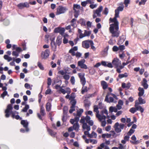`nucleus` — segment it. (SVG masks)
<instances>
[{
    "label": "nucleus",
    "mask_w": 149,
    "mask_h": 149,
    "mask_svg": "<svg viewBox=\"0 0 149 149\" xmlns=\"http://www.w3.org/2000/svg\"><path fill=\"white\" fill-rule=\"evenodd\" d=\"M123 6H119L115 10V17L112 19L110 18V20L112 22H114V24L110 25L109 30L112 36L114 37H118L119 36V32L118 29V22L116 18L119 17L120 11H122L123 9Z\"/></svg>",
    "instance_id": "nucleus-1"
},
{
    "label": "nucleus",
    "mask_w": 149,
    "mask_h": 149,
    "mask_svg": "<svg viewBox=\"0 0 149 149\" xmlns=\"http://www.w3.org/2000/svg\"><path fill=\"white\" fill-rule=\"evenodd\" d=\"M80 123L83 124L82 127L83 130H86L88 131H90L91 128L86 123H88L90 126H93L94 123L93 121L91 120L90 117L88 116L85 117H82L80 120Z\"/></svg>",
    "instance_id": "nucleus-2"
},
{
    "label": "nucleus",
    "mask_w": 149,
    "mask_h": 149,
    "mask_svg": "<svg viewBox=\"0 0 149 149\" xmlns=\"http://www.w3.org/2000/svg\"><path fill=\"white\" fill-rule=\"evenodd\" d=\"M51 45L52 49L55 51L56 48V45H59L61 42V39L60 38H50Z\"/></svg>",
    "instance_id": "nucleus-3"
},
{
    "label": "nucleus",
    "mask_w": 149,
    "mask_h": 149,
    "mask_svg": "<svg viewBox=\"0 0 149 149\" xmlns=\"http://www.w3.org/2000/svg\"><path fill=\"white\" fill-rule=\"evenodd\" d=\"M125 125L123 124H120L117 122L113 126V128L115 131L117 133H119L121 131V130L123 129Z\"/></svg>",
    "instance_id": "nucleus-4"
},
{
    "label": "nucleus",
    "mask_w": 149,
    "mask_h": 149,
    "mask_svg": "<svg viewBox=\"0 0 149 149\" xmlns=\"http://www.w3.org/2000/svg\"><path fill=\"white\" fill-rule=\"evenodd\" d=\"M112 63L116 67H119L121 69L123 68L124 67L121 65V62L117 58H114L112 61Z\"/></svg>",
    "instance_id": "nucleus-5"
},
{
    "label": "nucleus",
    "mask_w": 149,
    "mask_h": 149,
    "mask_svg": "<svg viewBox=\"0 0 149 149\" xmlns=\"http://www.w3.org/2000/svg\"><path fill=\"white\" fill-rule=\"evenodd\" d=\"M68 10V9L65 7H63L61 6H58L56 9V15L64 13Z\"/></svg>",
    "instance_id": "nucleus-6"
},
{
    "label": "nucleus",
    "mask_w": 149,
    "mask_h": 149,
    "mask_svg": "<svg viewBox=\"0 0 149 149\" xmlns=\"http://www.w3.org/2000/svg\"><path fill=\"white\" fill-rule=\"evenodd\" d=\"M103 7L102 6H100L95 10L93 11L94 14L93 15L94 18L96 17H100L101 16V12L102 10Z\"/></svg>",
    "instance_id": "nucleus-7"
},
{
    "label": "nucleus",
    "mask_w": 149,
    "mask_h": 149,
    "mask_svg": "<svg viewBox=\"0 0 149 149\" xmlns=\"http://www.w3.org/2000/svg\"><path fill=\"white\" fill-rule=\"evenodd\" d=\"M85 61L84 59H82L78 62V65L81 68H83L85 69H87L88 67L84 63Z\"/></svg>",
    "instance_id": "nucleus-8"
},
{
    "label": "nucleus",
    "mask_w": 149,
    "mask_h": 149,
    "mask_svg": "<svg viewBox=\"0 0 149 149\" xmlns=\"http://www.w3.org/2000/svg\"><path fill=\"white\" fill-rule=\"evenodd\" d=\"M65 29L63 28L57 27L55 29L54 32L56 33H59L62 36H65Z\"/></svg>",
    "instance_id": "nucleus-9"
},
{
    "label": "nucleus",
    "mask_w": 149,
    "mask_h": 149,
    "mask_svg": "<svg viewBox=\"0 0 149 149\" xmlns=\"http://www.w3.org/2000/svg\"><path fill=\"white\" fill-rule=\"evenodd\" d=\"M13 109V107H12V105L11 104H8L7 107V109H6L5 111V112L6 113L5 115V116L6 117L8 118V117L10 115L9 114V113L10 111H11Z\"/></svg>",
    "instance_id": "nucleus-10"
},
{
    "label": "nucleus",
    "mask_w": 149,
    "mask_h": 149,
    "mask_svg": "<svg viewBox=\"0 0 149 149\" xmlns=\"http://www.w3.org/2000/svg\"><path fill=\"white\" fill-rule=\"evenodd\" d=\"M49 51L48 49H46L45 52L41 53V57L43 58L46 59L49 56Z\"/></svg>",
    "instance_id": "nucleus-11"
},
{
    "label": "nucleus",
    "mask_w": 149,
    "mask_h": 149,
    "mask_svg": "<svg viewBox=\"0 0 149 149\" xmlns=\"http://www.w3.org/2000/svg\"><path fill=\"white\" fill-rule=\"evenodd\" d=\"M135 107L136 110H139L141 113H142L144 111V109L141 107L139 105L138 101L136 100L135 101Z\"/></svg>",
    "instance_id": "nucleus-12"
},
{
    "label": "nucleus",
    "mask_w": 149,
    "mask_h": 149,
    "mask_svg": "<svg viewBox=\"0 0 149 149\" xmlns=\"http://www.w3.org/2000/svg\"><path fill=\"white\" fill-rule=\"evenodd\" d=\"M80 8V6L79 5L74 4L73 5V9L75 13L77 14L79 12V9Z\"/></svg>",
    "instance_id": "nucleus-13"
},
{
    "label": "nucleus",
    "mask_w": 149,
    "mask_h": 149,
    "mask_svg": "<svg viewBox=\"0 0 149 149\" xmlns=\"http://www.w3.org/2000/svg\"><path fill=\"white\" fill-rule=\"evenodd\" d=\"M96 117L98 118L99 120L101 121L102 120H105L106 118V116L102 114H96Z\"/></svg>",
    "instance_id": "nucleus-14"
},
{
    "label": "nucleus",
    "mask_w": 149,
    "mask_h": 149,
    "mask_svg": "<svg viewBox=\"0 0 149 149\" xmlns=\"http://www.w3.org/2000/svg\"><path fill=\"white\" fill-rule=\"evenodd\" d=\"M18 8L20 9H22L24 7H28L29 6V4L27 3H21L18 4L17 5Z\"/></svg>",
    "instance_id": "nucleus-15"
},
{
    "label": "nucleus",
    "mask_w": 149,
    "mask_h": 149,
    "mask_svg": "<svg viewBox=\"0 0 149 149\" xmlns=\"http://www.w3.org/2000/svg\"><path fill=\"white\" fill-rule=\"evenodd\" d=\"M91 34V31L85 30L84 34H81L80 35L79 37H84L85 36H89Z\"/></svg>",
    "instance_id": "nucleus-16"
},
{
    "label": "nucleus",
    "mask_w": 149,
    "mask_h": 149,
    "mask_svg": "<svg viewBox=\"0 0 149 149\" xmlns=\"http://www.w3.org/2000/svg\"><path fill=\"white\" fill-rule=\"evenodd\" d=\"M139 92L138 93V95L141 97L143 96L144 94V90L143 88L139 87L138 88Z\"/></svg>",
    "instance_id": "nucleus-17"
},
{
    "label": "nucleus",
    "mask_w": 149,
    "mask_h": 149,
    "mask_svg": "<svg viewBox=\"0 0 149 149\" xmlns=\"http://www.w3.org/2000/svg\"><path fill=\"white\" fill-rule=\"evenodd\" d=\"M82 45L83 47L84 48H88L89 47V45L88 42L86 41H84L82 42Z\"/></svg>",
    "instance_id": "nucleus-18"
},
{
    "label": "nucleus",
    "mask_w": 149,
    "mask_h": 149,
    "mask_svg": "<svg viewBox=\"0 0 149 149\" xmlns=\"http://www.w3.org/2000/svg\"><path fill=\"white\" fill-rule=\"evenodd\" d=\"M117 109L116 108V107L111 106L109 107V111L111 113H112L113 112H117Z\"/></svg>",
    "instance_id": "nucleus-19"
},
{
    "label": "nucleus",
    "mask_w": 149,
    "mask_h": 149,
    "mask_svg": "<svg viewBox=\"0 0 149 149\" xmlns=\"http://www.w3.org/2000/svg\"><path fill=\"white\" fill-rule=\"evenodd\" d=\"M101 85L104 89H106L108 87V85L106 82L102 81L101 82Z\"/></svg>",
    "instance_id": "nucleus-20"
},
{
    "label": "nucleus",
    "mask_w": 149,
    "mask_h": 149,
    "mask_svg": "<svg viewBox=\"0 0 149 149\" xmlns=\"http://www.w3.org/2000/svg\"><path fill=\"white\" fill-rule=\"evenodd\" d=\"M21 123L23 126L25 127H27L28 125V123L26 120H23L21 121Z\"/></svg>",
    "instance_id": "nucleus-21"
},
{
    "label": "nucleus",
    "mask_w": 149,
    "mask_h": 149,
    "mask_svg": "<svg viewBox=\"0 0 149 149\" xmlns=\"http://www.w3.org/2000/svg\"><path fill=\"white\" fill-rule=\"evenodd\" d=\"M97 134L94 132H93L91 134L88 135V137L91 138H96L97 137Z\"/></svg>",
    "instance_id": "nucleus-22"
},
{
    "label": "nucleus",
    "mask_w": 149,
    "mask_h": 149,
    "mask_svg": "<svg viewBox=\"0 0 149 149\" xmlns=\"http://www.w3.org/2000/svg\"><path fill=\"white\" fill-rule=\"evenodd\" d=\"M138 100V102L139 104H144L146 103L145 100L144 99H142V97H140L139 98Z\"/></svg>",
    "instance_id": "nucleus-23"
},
{
    "label": "nucleus",
    "mask_w": 149,
    "mask_h": 149,
    "mask_svg": "<svg viewBox=\"0 0 149 149\" xmlns=\"http://www.w3.org/2000/svg\"><path fill=\"white\" fill-rule=\"evenodd\" d=\"M4 58L6 60H7L8 62H10L12 61L13 58L9 56L8 55H5L4 56Z\"/></svg>",
    "instance_id": "nucleus-24"
},
{
    "label": "nucleus",
    "mask_w": 149,
    "mask_h": 149,
    "mask_svg": "<svg viewBox=\"0 0 149 149\" xmlns=\"http://www.w3.org/2000/svg\"><path fill=\"white\" fill-rule=\"evenodd\" d=\"M147 82L146 80L145 79H143L142 84L145 88H147L148 87V85L147 84Z\"/></svg>",
    "instance_id": "nucleus-25"
},
{
    "label": "nucleus",
    "mask_w": 149,
    "mask_h": 149,
    "mask_svg": "<svg viewBox=\"0 0 149 149\" xmlns=\"http://www.w3.org/2000/svg\"><path fill=\"white\" fill-rule=\"evenodd\" d=\"M110 132L111 133L110 134L111 136H112L113 138H116L119 135L118 134H117L115 131H111Z\"/></svg>",
    "instance_id": "nucleus-26"
},
{
    "label": "nucleus",
    "mask_w": 149,
    "mask_h": 149,
    "mask_svg": "<svg viewBox=\"0 0 149 149\" xmlns=\"http://www.w3.org/2000/svg\"><path fill=\"white\" fill-rule=\"evenodd\" d=\"M73 127L74 130L77 131L79 130V126L77 123H75L74 124Z\"/></svg>",
    "instance_id": "nucleus-27"
},
{
    "label": "nucleus",
    "mask_w": 149,
    "mask_h": 149,
    "mask_svg": "<svg viewBox=\"0 0 149 149\" xmlns=\"http://www.w3.org/2000/svg\"><path fill=\"white\" fill-rule=\"evenodd\" d=\"M67 73V71L65 70H63L59 71L58 72V74H60L62 75H64Z\"/></svg>",
    "instance_id": "nucleus-28"
},
{
    "label": "nucleus",
    "mask_w": 149,
    "mask_h": 149,
    "mask_svg": "<svg viewBox=\"0 0 149 149\" xmlns=\"http://www.w3.org/2000/svg\"><path fill=\"white\" fill-rule=\"evenodd\" d=\"M29 106L27 104H26L25 107L22 110V111L24 112H26L27 111L28 109L29 108Z\"/></svg>",
    "instance_id": "nucleus-29"
},
{
    "label": "nucleus",
    "mask_w": 149,
    "mask_h": 149,
    "mask_svg": "<svg viewBox=\"0 0 149 149\" xmlns=\"http://www.w3.org/2000/svg\"><path fill=\"white\" fill-rule=\"evenodd\" d=\"M51 105L50 103L48 102L46 105V109L47 111H49L51 109Z\"/></svg>",
    "instance_id": "nucleus-30"
},
{
    "label": "nucleus",
    "mask_w": 149,
    "mask_h": 149,
    "mask_svg": "<svg viewBox=\"0 0 149 149\" xmlns=\"http://www.w3.org/2000/svg\"><path fill=\"white\" fill-rule=\"evenodd\" d=\"M79 120V117H75V120L73 119H71L70 120V122L72 124H73L75 121L77 122Z\"/></svg>",
    "instance_id": "nucleus-31"
},
{
    "label": "nucleus",
    "mask_w": 149,
    "mask_h": 149,
    "mask_svg": "<svg viewBox=\"0 0 149 149\" xmlns=\"http://www.w3.org/2000/svg\"><path fill=\"white\" fill-rule=\"evenodd\" d=\"M87 88L86 86H83L82 89L81 93L84 94V93L87 91Z\"/></svg>",
    "instance_id": "nucleus-32"
},
{
    "label": "nucleus",
    "mask_w": 149,
    "mask_h": 149,
    "mask_svg": "<svg viewBox=\"0 0 149 149\" xmlns=\"http://www.w3.org/2000/svg\"><path fill=\"white\" fill-rule=\"evenodd\" d=\"M83 109H80L77 111V116L80 117L81 116V113L83 112Z\"/></svg>",
    "instance_id": "nucleus-33"
},
{
    "label": "nucleus",
    "mask_w": 149,
    "mask_h": 149,
    "mask_svg": "<svg viewBox=\"0 0 149 149\" xmlns=\"http://www.w3.org/2000/svg\"><path fill=\"white\" fill-rule=\"evenodd\" d=\"M94 111L96 113V114H99V111L98 110V108L97 106L95 105L94 107Z\"/></svg>",
    "instance_id": "nucleus-34"
},
{
    "label": "nucleus",
    "mask_w": 149,
    "mask_h": 149,
    "mask_svg": "<svg viewBox=\"0 0 149 149\" xmlns=\"http://www.w3.org/2000/svg\"><path fill=\"white\" fill-rule=\"evenodd\" d=\"M102 137L103 138L106 137L107 138H109L111 137V136L110 134H103L102 135Z\"/></svg>",
    "instance_id": "nucleus-35"
},
{
    "label": "nucleus",
    "mask_w": 149,
    "mask_h": 149,
    "mask_svg": "<svg viewBox=\"0 0 149 149\" xmlns=\"http://www.w3.org/2000/svg\"><path fill=\"white\" fill-rule=\"evenodd\" d=\"M127 76V75L126 73H125L123 74H119L118 75L119 77L120 78H122L123 77H126Z\"/></svg>",
    "instance_id": "nucleus-36"
},
{
    "label": "nucleus",
    "mask_w": 149,
    "mask_h": 149,
    "mask_svg": "<svg viewBox=\"0 0 149 149\" xmlns=\"http://www.w3.org/2000/svg\"><path fill=\"white\" fill-rule=\"evenodd\" d=\"M89 42L90 43L91 46V49H93L94 51H95L96 50L95 47L93 46V43L92 41L90 40L89 41Z\"/></svg>",
    "instance_id": "nucleus-37"
},
{
    "label": "nucleus",
    "mask_w": 149,
    "mask_h": 149,
    "mask_svg": "<svg viewBox=\"0 0 149 149\" xmlns=\"http://www.w3.org/2000/svg\"><path fill=\"white\" fill-rule=\"evenodd\" d=\"M38 66L40 70H43L44 69L43 65L40 62H39L38 63Z\"/></svg>",
    "instance_id": "nucleus-38"
},
{
    "label": "nucleus",
    "mask_w": 149,
    "mask_h": 149,
    "mask_svg": "<svg viewBox=\"0 0 149 149\" xmlns=\"http://www.w3.org/2000/svg\"><path fill=\"white\" fill-rule=\"evenodd\" d=\"M78 75L80 79L85 78L84 77L85 74L83 73H79L78 74Z\"/></svg>",
    "instance_id": "nucleus-39"
},
{
    "label": "nucleus",
    "mask_w": 149,
    "mask_h": 149,
    "mask_svg": "<svg viewBox=\"0 0 149 149\" xmlns=\"http://www.w3.org/2000/svg\"><path fill=\"white\" fill-rule=\"evenodd\" d=\"M135 132V130H134L132 129H131L129 132L127 133V135H130L131 136L132 134L133 133Z\"/></svg>",
    "instance_id": "nucleus-40"
},
{
    "label": "nucleus",
    "mask_w": 149,
    "mask_h": 149,
    "mask_svg": "<svg viewBox=\"0 0 149 149\" xmlns=\"http://www.w3.org/2000/svg\"><path fill=\"white\" fill-rule=\"evenodd\" d=\"M52 82L51 79L50 78H48L47 79V84L48 86H47L48 88H49V86L51 84Z\"/></svg>",
    "instance_id": "nucleus-41"
},
{
    "label": "nucleus",
    "mask_w": 149,
    "mask_h": 149,
    "mask_svg": "<svg viewBox=\"0 0 149 149\" xmlns=\"http://www.w3.org/2000/svg\"><path fill=\"white\" fill-rule=\"evenodd\" d=\"M80 80L82 84L83 85V86H84L85 85L86 82L85 78H84L81 79Z\"/></svg>",
    "instance_id": "nucleus-42"
},
{
    "label": "nucleus",
    "mask_w": 149,
    "mask_h": 149,
    "mask_svg": "<svg viewBox=\"0 0 149 149\" xmlns=\"http://www.w3.org/2000/svg\"><path fill=\"white\" fill-rule=\"evenodd\" d=\"M8 93L7 91H4L1 94V97L3 98H4V97L7 95Z\"/></svg>",
    "instance_id": "nucleus-43"
},
{
    "label": "nucleus",
    "mask_w": 149,
    "mask_h": 149,
    "mask_svg": "<svg viewBox=\"0 0 149 149\" xmlns=\"http://www.w3.org/2000/svg\"><path fill=\"white\" fill-rule=\"evenodd\" d=\"M25 87L27 89H29L31 90L32 88L31 87L30 84L28 83H26L24 85Z\"/></svg>",
    "instance_id": "nucleus-44"
},
{
    "label": "nucleus",
    "mask_w": 149,
    "mask_h": 149,
    "mask_svg": "<svg viewBox=\"0 0 149 149\" xmlns=\"http://www.w3.org/2000/svg\"><path fill=\"white\" fill-rule=\"evenodd\" d=\"M52 93V91L51 89L48 88L46 91L45 92V94L46 95L51 94Z\"/></svg>",
    "instance_id": "nucleus-45"
},
{
    "label": "nucleus",
    "mask_w": 149,
    "mask_h": 149,
    "mask_svg": "<svg viewBox=\"0 0 149 149\" xmlns=\"http://www.w3.org/2000/svg\"><path fill=\"white\" fill-rule=\"evenodd\" d=\"M70 76L67 74H65L63 76V78L66 80H68L70 78Z\"/></svg>",
    "instance_id": "nucleus-46"
},
{
    "label": "nucleus",
    "mask_w": 149,
    "mask_h": 149,
    "mask_svg": "<svg viewBox=\"0 0 149 149\" xmlns=\"http://www.w3.org/2000/svg\"><path fill=\"white\" fill-rule=\"evenodd\" d=\"M71 103L72 104V106L74 107L76 103V102L75 100H72L71 101Z\"/></svg>",
    "instance_id": "nucleus-47"
},
{
    "label": "nucleus",
    "mask_w": 149,
    "mask_h": 149,
    "mask_svg": "<svg viewBox=\"0 0 149 149\" xmlns=\"http://www.w3.org/2000/svg\"><path fill=\"white\" fill-rule=\"evenodd\" d=\"M113 51L114 52H117L119 50V48L118 47H117L116 46H114L112 48Z\"/></svg>",
    "instance_id": "nucleus-48"
},
{
    "label": "nucleus",
    "mask_w": 149,
    "mask_h": 149,
    "mask_svg": "<svg viewBox=\"0 0 149 149\" xmlns=\"http://www.w3.org/2000/svg\"><path fill=\"white\" fill-rule=\"evenodd\" d=\"M70 81L71 83L73 85L74 84L75 82V80L74 77L73 76H72L71 77Z\"/></svg>",
    "instance_id": "nucleus-49"
},
{
    "label": "nucleus",
    "mask_w": 149,
    "mask_h": 149,
    "mask_svg": "<svg viewBox=\"0 0 149 149\" xmlns=\"http://www.w3.org/2000/svg\"><path fill=\"white\" fill-rule=\"evenodd\" d=\"M90 142L92 143L93 144H96L97 143V141L96 140L91 139L90 140Z\"/></svg>",
    "instance_id": "nucleus-50"
},
{
    "label": "nucleus",
    "mask_w": 149,
    "mask_h": 149,
    "mask_svg": "<svg viewBox=\"0 0 149 149\" xmlns=\"http://www.w3.org/2000/svg\"><path fill=\"white\" fill-rule=\"evenodd\" d=\"M75 97V94L74 93H72L71 94V95L70 97V100H73L74 99Z\"/></svg>",
    "instance_id": "nucleus-51"
},
{
    "label": "nucleus",
    "mask_w": 149,
    "mask_h": 149,
    "mask_svg": "<svg viewBox=\"0 0 149 149\" xmlns=\"http://www.w3.org/2000/svg\"><path fill=\"white\" fill-rule=\"evenodd\" d=\"M130 111L132 113H134L136 111V108H132L130 109Z\"/></svg>",
    "instance_id": "nucleus-52"
},
{
    "label": "nucleus",
    "mask_w": 149,
    "mask_h": 149,
    "mask_svg": "<svg viewBox=\"0 0 149 149\" xmlns=\"http://www.w3.org/2000/svg\"><path fill=\"white\" fill-rule=\"evenodd\" d=\"M108 13V9L106 7L103 11V13L106 15H107Z\"/></svg>",
    "instance_id": "nucleus-53"
},
{
    "label": "nucleus",
    "mask_w": 149,
    "mask_h": 149,
    "mask_svg": "<svg viewBox=\"0 0 149 149\" xmlns=\"http://www.w3.org/2000/svg\"><path fill=\"white\" fill-rule=\"evenodd\" d=\"M104 147V143H101L100 146L97 147V149H103Z\"/></svg>",
    "instance_id": "nucleus-54"
},
{
    "label": "nucleus",
    "mask_w": 149,
    "mask_h": 149,
    "mask_svg": "<svg viewBox=\"0 0 149 149\" xmlns=\"http://www.w3.org/2000/svg\"><path fill=\"white\" fill-rule=\"evenodd\" d=\"M40 113L42 116L45 115V112L44 109L43 107H42L40 110Z\"/></svg>",
    "instance_id": "nucleus-55"
},
{
    "label": "nucleus",
    "mask_w": 149,
    "mask_h": 149,
    "mask_svg": "<svg viewBox=\"0 0 149 149\" xmlns=\"http://www.w3.org/2000/svg\"><path fill=\"white\" fill-rule=\"evenodd\" d=\"M130 0H125L124 3L125 5V7H127L128 6V4L129 3Z\"/></svg>",
    "instance_id": "nucleus-56"
},
{
    "label": "nucleus",
    "mask_w": 149,
    "mask_h": 149,
    "mask_svg": "<svg viewBox=\"0 0 149 149\" xmlns=\"http://www.w3.org/2000/svg\"><path fill=\"white\" fill-rule=\"evenodd\" d=\"M48 131L49 134L52 136L56 134L55 132H53V131L50 129L48 130Z\"/></svg>",
    "instance_id": "nucleus-57"
},
{
    "label": "nucleus",
    "mask_w": 149,
    "mask_h": 149,
    "mask_svg": "<svg viewBox=\"0 0 149 149\" xmlns=\"http://www.w3.org/2000/svg\"><path fill=\"white\" fill-rule=\"evenodd\" d=\"M74 107L71 106V108L69 110V112L70 113H72L75 110Z\"/></svg>",
    "instance_id": "nucleus-58"
},
{
    "label": "nucleus",
    "mask_w": 149,
    "mask_h": 149,
    "mask_svg": "<svg viewBox=\"0 0 149 149\" xmlns=\"http://www.w3.org/2000/svg\"><path fill=\"white\" fill-rule=\"evenodd\" d=\"M119 50L122 51L125 49V46L123 45L120 46L119 47Z\"/></svg>",
    "instance_id": "nucleus-59"
},
{
    "label": "nucleus",
    "mask_w": 149,
    "mask_h": 149,
    "mask_svg": "<svg viewBox=\"0 0 149 149\" xmlns=\"http://www.w3.org/2000/svg\"><path fill=\"white\" fill-rule=\"evenodd\" d=\"M12 55L13 56H19V54L16 51H13L12 52Z\"/></svg>",
    "instance_id": "nucleus-60"
},
{
    "label": "nucleus",
    "mask_w": 149,
    "mask_h": 149,
    "mask_svg": "<svg viewBox=\"0 0 149 149\" xmlns=\"http://www.w3.org/2000/svg\"><path fill=\"white\" fill-rule=\"evenodd\" d=\"M60 91L63 94H65L66 93V90L64 89H63L62 87L61 88H60Z\"/></svg>",
    "instance_id": "nucleus-61"
},
{
    "label": "nucleus",
    "mask_w": 149,
    "mask_h": 149,
    "mask_svg": "<svg viewBox=\"0 0 149 149\" xmlns=\"http://www.w3.org/2000/svg\"><path fill=\"white\" fill-rule=\"evenodd\" d=\"M147 0H141V1L139 2V5L144 4Z\"/></svg>",
    "instance_id": "nucleus-62"
},
{
    "label": "nucleus",
    "mask_w": 149,
    "mask_h": 149,
    "mask_svg": "<svg viewBox=\"0 0 149 149\" xmlns=\"http://www.w3.org/2000/svg\"><path fill=\"white\" fill-rule=\"evenodd\" d=\"M124 40L123 39V38H120V40L118 41V44H120L124 42Z\"/></svg>",
    "instance_id": "nucleus-63"
},
{
    "label": "nucleus",
    "mask_w": 149,
    "mask_h": 149,
    "mask_svg": "<svg viewBox=\"0 0 149 149\" xmlns=\"http://www.w3.org/2000/svg\"><path fill=\"white\" fill-rule=\"evenodd\" d=\"M69 52L72 54V56H75V52H74V51L73 50L70 49L69 51Z\"/></svg>",
    "instance_id": "nucleus-64"
}]
</instances>
